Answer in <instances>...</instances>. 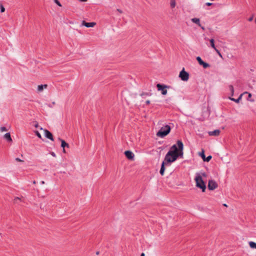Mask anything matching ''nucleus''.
I'll list each match as a JSON object with an SVG mask.
<instances>
[{
	"instance_id": "obj_1",
	"label": "nucleus",
	"mask_w": 256,
	"mask_h": 256,
	"mask_svg": "<svg viewBox=\"0 0 256 256\" xmlns=\"http://www.w3.org/2000/svg\"><path fill=\"white\" fill-rule=\"evenodd\" d=\"M184 145L182 141L178 140L177 145H173L170 150L166 154L164 161L168 163H171L176 161L178 156H183Z\"/></svg>"
},
{
	"instance_id": "obj_2",
	"label": "nucleus",
	"mask_w": 256,
	"mask_h": 256,
	"mask_svg": "<svg viewBox=\"0 0 256 256\" xmlns=\"http://www.w3.org/2000/svg\"><path fill=\"white\" fill-rule=\"evenodd\" d=\"M170 130L171 128L170 126L166 125L160 128L156 133V136L158 137L164 138L170 133Z\"/></svg>"
},
{
	"instance_id": "obj_3",
	"label": "nucleus",
	"mask_w": 256,
	"mask_h": 256,
	"mask_svg": "<svg viewBox=\"0 0 256 256\" xmlns=\"http://www.w3.org/2000/svg\"><path fill=\"white\" fill-rule=\"evenodd\" d=\"M196 186L202 190V192H204L206 189V185L203 180L200 176H196L194 178Z\"/></svg>"
},
{
	"instance_id": "obj_4",
	"label": "nucleus",
	"mask_w": 256,
	"mask_h": 256,
	"mask_svg": "<svg viewBox=\"0 0 256 256\" xmlns=\"http://www.w3.org/2000/svg\"><path fill=\"white\" fill-rule=\"evenodd\" d=\"M179 78L183 81L186 82L188 80L189 78V74L188 72L185 71L184 68L180 72Z\"/></svg>"
},
{
	"instance_id": "obj_5",
	"label": "nucleus",
	"mask_w": 256,
	"mask_h": 256,
	"mask_svg": "<svg viewBox=\"0 0 256 256\" xmlns=\"http://www.w3.org/2000/svg\"><path fill=\"white\" fill-rule=\"evenodd\" d=\"M217 183L214 180H210L208 184V188L210 190H215L218 188Z\"/></svg>"
},
{
	"instance_id": "obj_6",
	"label": "nucleus",
	"mask_w": 256,
	"mask_h": 256,
	"mask_svg": "<svg viewBox=\"0 0 256 256\" xmlns=\"http://www.w3.org/2000/svg\"><path fill=\"white\" fill-rule=\"evenodd\" d=\"M156 87L158 88V90L162 91V94L163 95H166L167 94L168 91L166 89L167 88V86H163L160 84H157Z\"/></svg>"
},
{
	"instance_id": "obj_7",
	"label": "nucleus",
	"mask_w": 256,
	"mask_h": 256,
	"mask_svg": "<svg viewBox=\"0 0 256 256\" xmlns=\"http://www.w3.org/2000/svg\"><path fill=\"white\" fill-rule=\"evenodd\" d=\"M196 60H198V62L199 64L201 66H202L204 68H208L210 67V64L206 62H204L202 60V58H200V56H198L196 57Z\"/></svg>"
},
{
	"instance_id": "obj_8",
	"label": "nucleus",
	"mask_w": 256,
	"mask_h": 256,
	"mask_svg": "<svg viewBox=\"0 0 256 256\" xmlns=\"http://www.w3.org/2000/svg\"><path fill=\"white\" fill-rule=\"evenodd\" d=\"M125 156L128 160H134V155L133 152L130 150H126L124 152Z\"/></svg>"
},
{
	"instance_id": "obj_9",
	"label": "nucleus",
	"mask_w": 256,
	"mask_h": 256,
	"mask_svg": "<svg viewBox=\"0 0 256 256\" xmlns=\"http://www.w3.org/2000/svg\"><path fill=\"white\" fill-rule=\"evenodd\" d=\"M82 24L87 28H92L96 25V23L95 22H86L84 20H83Z\"/></svg>"
},
{
	"instance_id": "obj_10",
	"label": "nucleus",
	"mask_w": 256,
	"mask_h": 256,
	"mask_svg": "<svg viewBox=\"0 0 256 256\" xmlns=\"http://www.w3.org/2000/svg\"><path fill=\"white\" fill-rule=\"evenodd\" d=\"M46 138L54 141V138L52 134L47 130H44Z\"/></svg>"
},
{
	"instance_id": "obj_11",
	"label": "nucleus",
	"mask_w": 256,
	"mask_h": 256,
	"mask_svg": "<svg viewBox=\"0 0 256 256\" xmlns=\"http://www.w3.org/2000/svg\"><path fill=\"white\" fill-rule=\"evenodd\" d=\"M58 140L61 142V146L63 148L62 152L64 153H66L65 147L69 148V145L64 140L59 138Z\"/></svg>"
},
{
	"instance_id": "obj_12",
	"label": "nucleus",
	"mask_w": 256,
	"mask_h": 256,
	"mask_svg": "<svg viewBox=\"0 0 256 256\" xmlns=\"http://www.w3.org/2000/svg\"><path fill=\"white\" fill-rule=\"evenodd\" d=\"M220 130H216L213 131H210L208 132V135L210 136H218L220 134Z\"/></svg>"
},
{
	"instance_id": "obj_13",
	"label": "nucleus",
	"mask_w": 256,
	"mask_h": 256,
	"mask_svg": "<svg viewBox=\"0 0 256 256\" xmlns=\"http://www.w3.org/2000/svg\"><path fill=\"white\" fill-rule=\"evenodd\" d=\"M4 138L8 142H12V140L11 138L10 134V132L6 133L4 135Z\"/></svg>"
},
{
	"instance_id": "obj_14",
	"label": "nucleus",
	"mask_w": 256,
	"mask_h": 256,
	"mask_svg": "<svg viewBox=\"0 0 256 256\" xmlns=\"http://www.w3.org/2000/svg\"><path fill=\"white\" fill-rule=\"evenodd\" d=\"M192 21L197 24L199 26L201 27V28L202 29V30H204V26H202L201 24H200V20L199 18H193L192 19Z\"/></svg>"
},
{
	"instance_id": "obj_15",
	"label": "nucleus",
	"mask_w": 256,
	"mask_h": 256,
	"mask_svg": "<svg viewBox=\"0 0 256 256\" xmlns=\"http://www.w3.org/2000/svg\"><path fill=\"white\" fill-rule=\"evenodd\" d=\"M48 87L47 84H41L38 86V90L40 92H42L44 88H46Z\"/></svg>"
},
{
	"instance_id": "obj_16",
	"label": "nucleus",
	"mask_w": 256,
	"mask_h": 256,
	"mask_svg": "<svg viewBox=\"0 0 256 256\" xmlns=\"http://www.w3.org/2000/svg\"><path fill=\"white\" fill-rule=\"evenodd\" d=\"M166 162L164 161L162 162L161 166V168L160 170V174L162 176L164 174V172L165 170L164 164H166Z\"/></svg>"
},
{
	"instance_id": "obj_17",
	"label": "nucleus",
	"mask_w": 256,
	"mask_h": 256,
	"mask_svg": "<svg viewBox=\"0 0 256 256\" xmlns=\"http://www.w3.org/2000/svg\"><path fill=\"white\" fill-rule=\"evenodd\" d=\"M242 94H240V96L237 99H235L232 98H230V99L232 101L235 102L236 103H238L240 100L242 99Z\"/></svg>"
},
{
	"instance_id": "obj_18",
	"label": "nucleus",
	"mask_w": 256,
	"mask_h": 256,
	"mask_svg": "<svg viewBox=\"0 0 256 256\" xmlns=\"http://www.w3.org/2000/svg\"><path fill=\"white\" fill-rule=\"evenodd\" d=\"M200 176L202 178H206V176H207V174L206 172H200V173L196 174V176Z\"/></svg>"
},
{
	"instance_id": "obj_19",
	"label": "nucleus",
	"mask_w": 256,
	"mask_h": 256,
	"mask_svg": "<svg viewBox=\"0 0 256 256\" xmlns=\"http://www.w3.org/2000/svg\"><path fill=\"white\" fill-rule=\"evenodd\" d=\"M250 246L253 249H256V243L254 242H249Z\"/></svg>"
},
{
	"instance_id": "obj_20",
	"label": "nucleus",
	"mask_w": 256,
	"mask_h": 256,
	"mask_svg": "<svg viewBox=\"0 0 256 256\" xmlns=\"http://www.w3.org/2000/svg\"><path fill=\"white\" fill-rule=\"evenodd\" d=\"M211 46L216 50V49H217L214 45V39L212 38L210 40Z\"/></svg>"
},
{
	"instance_id": "obj_21",
	"label": "nucleus",
	"mask_w": 256,
	"mask_h": 256,
	"mask_svg": "<svg viewBox=\"0 0 256 256\" xmlns=\"http://www.w3.org/2000/svg\"><path fill=\"white\" fill-rule=\"evenodd\" d=\"M176 0H170V4L171 8H174L176 6Z\"/></svg>"
},
{
	"instance_id": "obj_22",
	"label": "nucleus",
	"mask_w": 256,
	"mask_h": 256,
	"mask_svg": "<svg viewBox=\"0 0 256 256\" xmlns=\"http://www.w3.org/2000/svg\"><path fill=\"white\" fill-rule=\"evenodd\" d=\"M22 201V198L20 197H16L14 198V203H18V202H21Z\"/></svg>"
},
{
	"instance_id": "obj_23",
	"label": "nucleus",
	"mask_w": 256,
	"mask_h": 256,
	"mask_svg": "<svg viewBox=\"0 0 256 256\" xmlns=\"http://www.w3.org/2000/svg\"><path fill=\"white\" fill-rule=\"evenodd\" d=\"M229 88L232 92V96H233L234 94V88L232 85L229 86Z\"/></svg>"
},
{
	"instance_id": "obj_24",
	"label": "nucleus",
	"mask_w": 256,
	"mask_h": 256,
	"mask_svg": "<svg viewBox=\"0 0 256 256\" xmlns=\"http://www.w3.org/2000/svg\"><path fill=\"white\" fill-rule=\"evenodd\" d=\"M8 130L5 126H2L0 128V131L1 132H6Z\"/></svg>"
},
{
	"instance_id": "obj_25",
	"label": "nucleus",
	"mask_w": 256,
	"mask_h": 256,
	"mask_svg": "<svg viewBox=\"0 0 256 256\" xmlns=\"http://www.w3.org/2000/svg\"><path fill=\"white\" fill-rule=\"evenodd\" d=\"M212 158V156H208V157L206 158H205L204 159V161H205V162H209Z\"/></svg>"
},
{
	"instance_id": "obj_26",
	"label": "nucleus",
	"mask_w": 256,
	"mask_h": 256,
	"mask_svg": "<svg viewBox=\"0 0 256 256\" xmlns=\"http://www.w3.org/2000/svg\"><path fill=\"white\" fill-rule=\"evenodd\" d=\"M200 154V156H201V157L203 159V160H204V159L206 158L205 155H204V151L202 150V152Z\"/></svg>"
},
{
	"instance_id": "obj_27",
	"label": "nucleus",
	"mask_w": 256,
	"mask_h": 256,
	"mask_svg": "<svg viewBox=\"0 0 256 256\" xmlns=\"http://www.w3.org/2000/svg\"><path fill=\"white\" fill-rule=\"evenodd\" d=\"M0 12H4L5 11V8L2 4L0 5Z\"/></svg>"
},
{
	"instance_id": "obj_28",
	"label": "nucleus",
	"mask_w": 256,
	"mask_h": 256,
	"mask_svg": "<svg viewBox=\"0 0 256 256\" xmlns=\"http://www.w3.org/2000/svg\"><path fill=\"white\" fill-rule=\"evenodd\" d=\"M35 134L38 136V137L40 138H42V136L38 132L36 131Z\"/></svg>"
},
{
	"instance_id": "obj_29",
	"label": "nucleus",
	"mask_w": 256,
	"mask_h": 256,
	"mask_svg": "<svg viewBox=\"0 0 256 256\" xmlns=\"http://www.w3.org/2000/svg\"><path fill=\"white\" fill-rule=\"evenodd\" d=\"M54 2H55L56 4L58 6H62V4H60V3L59 2V1L58 0H54Z\"/></svg>"
},
{
	"instance_id": "obj_30",
	"label": "nucleus",
	"mask_w": 256,
	"mask_h": 256,
	"mask_svg": "<svg viewBox=\"0 0 256 256\" xmlns=\"http://www.w3.org/2000/svg\"><path fill=\"white\" fill-rule=\"evenodd\" d=\"M216 53L218 54V56H219L220 58H222V54H220V52L218 49H216Z\"/></svg>"
},
{
	"instance_id": "obj_31",
	"label": "nucleus",
	"mask_w": 256,
	"mask_h": 256,
	"mask_svg": "<svg viewBox=\"0 0 256 256\" xmlns=\"http://www.w3.org/2000/svg\"><path fill=\"white\" fill-rule=\"evenodd\" d=\"M15 160L17 162H24L22 160H20V158H16Z\"/></svg>"
},
{
	"instance_id": "obj_32",
	"label": "nucleus",
	"mask_w": 256,
	"mask_h": 256,
	"mask_svg": "<svg viewBox=\"0 0 256 256\" xmlns=\"http://www.w3.org/2000/svg\"><path fill=\"white\" fill-rule=\"evenodd\" d=\"M206 6H210L212 5V3H211V2H206Z\"/></svg>"
},
{
	"instance_id": "obj_33",
	"label": "nucleus",
	"mask_w": 256,
	"mask_h": 256,
	"mask_svg": "<svg viewBox=\"0 0 256 256\" xmlns=\"http://www.w3.org/2000/svg\"><path fill=\"white\" fill-rule=\"evenodd\" d=\"M34 126H35L36 128H38V122H36V124H34Z\"/></svg>"
},
{
	"instance_id": "obj_34",
	"label": "nucleus",
	"mask_w": 256,
	"mask_h": 256,
	"mask_svg": "<svg viewBox=\"0 0 256 256\" xmlns=\"http://www.w3.org/2000/svg\"><path fill=\"white\" fill-rule=\"evenodd\" d=\"M252 20H253V16H251L250 18H248V21L249 22H252Z\"/></svg>"
},
{
	"instance_id": "obj_35",
	"label": "nucleus",
	"mask_w": 256,
	"mask_h": 256,
	"mask_svg": "<svg viewBox=\"0 0 256 256\" xmlns=\"http://www.w3.org/2000/svg\"><path fill=\"white\" fill-rule=\"evenodd\" d=\"M51 154H52V156H54V157H55V156H56V154H54V152H52L51 153Z\"/></svg>"
},
{
	"instance_id": "obj_36",
	"label": "nucleus",
	"mask_w": 256,
	"mask_h": 256,
	"mask_svg": "<svg viewBox=\"0 0 256 256\" xmlns=\"http://www.w3.org/2000/svg\"><path fill=\"white\" fill-rule=\"evenodd\" d=\"M146 102L147 104H150V101L149 100H148L146 101Z\"/></svg>"
},
{
	"instance_id": "obj_37",
	"label": "nucleus",
	"mask_w": 256,
	"mask_h": 256,
	"mask_svg": "<svg viewBox=\"0 0 256 256\" xmlns=\"http://www.w3.org/2000/svg\"><path fill=\"white\" fill-rule=\"evenodd\" d=\"M81 2H86L87 0H79Z\"/></svg>"
},
{
	"instance_id": "obj_38",
	"label": "nucleus",
	"mask_w": 256,
	"mask_h": 256,
	"mask_svg": "<svg viewBox=\"0 0 256 256\" xmlns=\"http://www.w3.org/2000/svg\"><path fill=\"white\" fill-rule=\"evenodd\" d=\"M140 256H145L144 253L142 252Z\"/></svg>"
},
{
	"instance_id": "obj_39",
	"label": "nucleus",
	"mask_w": 256,
	"mask_h": 256,
	"mask_svg": "<svg viewBox=\"0 0 256 256\" xmlns=\"http://www.w3.org/2000/svg\"><path fill=\"white\" fill-rule=\"evenodd\" d=\"M252 96V94L249 93L248 94V98H250Z\"/></svg>"
},
{
	"instance_id": "obj_40",
	"label": "nucleus",
	"mask_w": 256,
	"mask_h": 256,
	"mask_svg": "<svg viewBox=\"0 0 256 256\" xmlns=\"http://www.w3.org/2000/svg\"><path fill=\"white\" fill-rule=\"evenodd\" d=\"M118 11L120 13H122V11L119 9L118 10Z\"/></svg>"
},
{
	"instance_id": "obj_41",
	"label": "nucleus",
	"mask_w": 256,
	"mask_h": 256,
	"mask_svg": "<svg viewBox=\"0 0 256 256\" xmlns=\"http://www.w3.org/2000/svg\"><path fill=\"white\" fill-rule=\"evenodd\" d=\"M2 238V234L0 233V239Z\"/></svg>"
},
{
	"instance_id": "obj_42",
	"label": "nucleus",
	"mask_w": 256,
	"mask_h": 256,
	"mask_svg": "<svg viewBox=\"0 0 256 256\" xmlns=\"http://www.w3.org/2000/svg\"><path fill=\"white\" fill-rule=\"evenodd\" d=\"M33 184H36V182L35 180H34V181L33 182Z\"/></svg>"
},
{
	"instance_id": "obj_43",
	"label": "nucleus",
	"mask_w": 256,
	"mask_h": 256,
	"mask_svg": "<svg viewBox=\"0 0 256 256\" xmlns=\"http://www.w3.org/2000/svg\"><path fill=\"white\" fill-rule=\"evenodd\" d=\"M41 183H42V184H44V181H42V182H41Z\"/></svg>"
},
{
	"instance_id": "obj_44",
	"label": "nucleus",
	"mask_w": 256,
	"mask_h": 256,
	"mask_svg": "<svg viewBox=\"0 0 256 256\" xmlns=\"http://www.w3.org/2000/svg\"><path fill=\"white\" fill-rule=\"evenodd\" d=\"M40 129L41 130H43V128H41Z\"/></svg>"
},
{
	"instance_id": "obj_45",
	"label": "nucleus",
	"mask_w": 256,
	"mask_h": 256,
	"mask_svg": "<svg viewBox=\"0 0 256 256\" xmlns=\"http://www.w3.org/2000/svg\"><path fill=\"white\" fill-rule=\"evenodd\" d=\"M224 206H227L226 204H224Z\"/></svg>"
},
{
	"instance_id": "obj_46",
	"label": "nucleus",
	"mask_w": 256,
	"mask_h": 256,
	"mask_svg": "<svg viewBox=\"0 0 256 256\" xmlns=\"http://www.w3.org/2000/svg\"><path fill=\"white\" fill-rule=\"evenodd\" d=\"M255 22H256V20H255Z\"/></svg>"
}]
</instances>
